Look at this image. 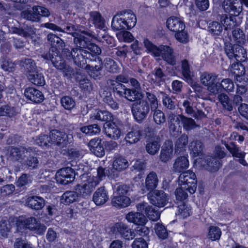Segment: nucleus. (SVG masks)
Instances as JSON below:
<instances>
[{
    "label": "nucleus",
    "instance_id": "1",
    "mask_svg": "<svg viewBox=\"0 0 248 248\" xmlns=\"http://www.w3.org/2000/svg\"><path fill=\"white\" fill-rule=\"evenodd\" d=\"M91 36L85 34H77L74 37V42L78 47L79 52V57L85 58V62H103L100 58L101 54V48L92 42Z\"/></svg>",
    "mask_w": 248,
    "mask_h": 248
},
{
    "label": "nucleus",
    "instance_id": "2",
    "mask_svg": "<svg viewBox=\"0 0 248 248\" xmlns=\"http://www.w3.org/2000/svg\"><path fill=\"white\" fill-rule=\"evenodd\" d=\"M201 82L207 87L208 90L214 94H217L223 91L229 93L233 92L234 85L233 81L230 78L223 79L221 82L217 81V77L212 74H203Z\"/></svg>",
    "mask_w": 248,
    "mask_h": 248
},
{
    "label": "nucleus",
    "instance_id": "3",
    "mask_svg": "<svg viewBox=\"0 0 248 248\" xmlns=\"http://www.w3.org/2000/svg\"><path fill=\"white\" fill-rule=\"evenodd\" d=\"M137 17L133 12L126 10L120 12L112 18L111 27L114 31L123 32L125 30H130L136 25Z\"/></svg>",
    "mask_w": 248,
    "mask_h": 248
},
{
    "label": "nucleus",
    "instance_id": "4",
    "mask_svg": "<svg viewBox=\"0 0 248 248\" xmlns=\"http://www.w3.org/2000/svg\"><path fill=\"white\" fill-rule=\"evenodd\" d=\"M143 44L148 52L155 57H160L165 62H176V56L173 48L168 45L154 44L148 38L144 39Z\"/></svg>",
    "mask_w": 248,
    "mask_h": 248
},
{
    "label": "nucleus",
    "instance_id": "5",
    "mask_svg": "<svg viewBox=\"0 0 248 248\" xmlns=\"http://www.w3.org/2000/svg\"><path fill=\"white\" fill-rule=\"evenodd\" d=\"M47 39L51 47L48 51L42 54L41 57L49 62H59L61 60L60 52L65 46V43L60 37L52 33L48 34Z\"/></svg>",
    "mask_w": 248,
    "mask_h": 248
},
{
    "label": "nucleus",
    "instance_id": "6",
    "mask_svg": "<svg viewBox=\"0 0 248 248\" xmlns=\"http://www.w3.org/2000/svg\"><path fill=\"white\" fill-rule=\"evenodd\" d=\"M125 218L128 222L133 223L137 226L135 229L137 234L149 239L150 230L145 226L147 219L143 212H129L126 214Z\"/></svg>",
    "mask_w": 248,
    "mask_h": 248
},
{
    "label": "nucleus",
    "instance_id": "7",
    "mask_svg": "<svg viewBox=\"0 0 248 248\" xmlns=\"http://www.w3.org/2000/svg\"><path fill=\"white\" fill-rule=\"evenodd\" d=\"M240 44H234L226 45L225 52L231 60L234 59L235 62H247V51Z\"/></svg>",
    "mask_w": 248,
    "mask_h": 248
},
{
    "label": "nucleus",
    "instance_id": "8",
    "mask_svg": "<svg viewBox=\"0 0 248 248\" xmlns=\"http://www.w3.org/2000/svg\"><path fill=\"white\" fill-rule=\"evenodd\" d=\"M90 151L97 157H102L105 154V150H112L113 149V143L105 141L99 138L91 140L88 144Z\"/></svg>",
    "mask_w": 248,
    "mask_h": 248
},
{
    "label": "nucleus",
    "instance_id": "9",
    "mask_svg": "<svg viewBox=\"0 0 248 248\" xmlns=\"http://www.w3.org/2000/svg\"><path fill=\"white\" fill-rule=\"evenodd\" d=\"M98 183L99 181L97 180V177L87 176L85 180L82 179L81 183L76 186V190L79 193L81 197L88 198Z\"/></svg>",
    "mask_w": 248,
    "mask_h": 248
},
{
    "label": "nucleus",
    "instance_id": "10",
    "mask_svg": "<svg viewBox=\"0 0 248 248\" xmlns=\"http://www.w3.org/2000/svg\"><path fill=\"white\" fill-rule=\"evenodd\" d=\"M20 65L26 66L28 69V78L29 81L37 86H43L46 81L43 73L37 69L36 63H19Z\"/></svg>",
    "mask_w": 248,
    "mask_h": 248
},
{
    "label": "nucleus",
    "instance_id": "11",
    "mask_svg": "<svg viewBox=\"0 0 248 248\" xmlns=\"http://www.w3.org/2000/svg\"><path fill=\"white\" fill-rule=\"evenodd\" d=\"M179 185L183 186V187L188 191L190 194L194 193L197 186L195 173L191 170H187L181 173L179 177Z\"/></svg>",
    "mask_w": 248,
    "mask_h": 248
},
{
    "label": "nucleus",
    "instance_id": "12",
    "mask_svg": "<svg viewBox=\"0 0 248 248\" xmlns=\"http://www.w3.org/2000/svg\"><path fill=\"white\" fill-rule=\"evenodd\" d=\"M149 105L141 98L135 101L131 106V112L134 119L138 123H141L147 116L150 111Z\"/></svg>",
    "mask_w": 248,
    "mask_h": 248
},
{
    "label": "nucleus",
    "instance_id": "13",
    "mask_svg": "<svg viewBox=\"0 0 248 248\" xmlns=\"http://www.w3.org/2000/svg\"><path fill=\"white\" fill-rule=\"evenodd\" d=\"M166 26L171 31L175 32V37L180 42H183V38L185 29L184 22L180 18L171 16L168 18L166 21Z\"/></svg>",
    "mask_w": 248,
    "mask_h": 248
},
{
    "label": "nucleus",
    "instance_id": "14",
    "mask_svg": "<svg viewBox=\"0 0 248 248\" xmlns=\"http://www.w3.org/2000/svg\"><path fill=\"white\" fill-rule=\"evenodd\" d=\"M24 16L27 20L34 22H39L42 17H48L50 15L49 10L45 7L34 5L31 10L24 12Z\"/></svg>",
    "mask_w": 248,
    "mask_h": 248
},
{
    "label": "nucleus",
    "instance_id": "15",
    "mask_svg": "<svg viewBox=\"0 0 248 248\" xmlns=\"http://www.w3.org/2000/svg\"><path fill=\"white\" fill-rule=\"evenodd\" d=\"M99 66L95 65V66H91L87 64L86 66L85 69L88 75L93 79L97 80L100 79L103 77L102 69L103 65L110 66V72L112 73L117 72L120 70V68L117 65V63H100Z\"/></svg>",
    "mask_w": 248,
    "mask_h": 248
},
{
    "label": "nucleus",
    "instance_id": "16",
    "mask_svg": "<svg viewBox=\"0 0 248 248\" xmlns=\"http://www.w3.org/2000/svg\"><path fill=\"white\" fill-rule=\"evenodd\" d=\"M51 141L55 143L60 148L66 147L70 144L73 140L72 135L67 134L64 132L57 129H52L50 131Z\"/></svg>",
    "mask_w": 248,
    "mask_h": 248
},
{
    "label": "nucleus",
    "instance_id": "17",
    "mask_svg": "<svg viewBox=\"0 0 248 248\" xmlns=\"http://www.w3.org/2000/svg\"><path fill=\"white\" fill-rule=\"evenodd\" d=\"M55 179L58 184L67 185L75 179V171L71 167L62 168L57 170Z\"/></svg>",
    "mask_w": 248,
    "mask_h": 248
},
{
    "label": "nucleus",
    "instance_id": "18",
    "mask_svg": "<svg viewBox=\"0 0 248 248\" xmlns=\"http://www.w3.org/2000/svg\"><path fill=\"white\" fill-rule=\"evenodd\" d=\"M149 202L155 206L163 207L168 202V195L163 190H155L147 194Z\"/></svg>",
    "mask_w": 248,
    "mask_h": 248
},
{
    "label": "nucleus",
    "instance_id": "19",
    "mask_svg": "<svg viewBox=\"0 0 248 248\" xmlns=\"http://www.w3.org/2000/svg\"><path fill=\"white\" fill-rule=\"evenodd\" d=\"M224 30L223 24L216 21H213L209 24L208 26V31L212 37L217 41L218 40L223 39L227 41L229 40L228 38L227 34L225 35L226 32Z\"/></svg>",
    "mask_w": 248,
    "mask_h": 248
},
{
    "label": "nucleus",
    "instance_id": "20",
    "mask_svg": "<svg viewBox=\"0 0 248 248\" xmlns=\"http://www.w3.org/2000/svg\"><path fill=\"white\" fill-rule=\"evenodd\" d=\"M222 143L224 145L233 157L238 158L237 161L240 164L244 166H248V163L245 159L246 153L244 151H241L235 142L232 141L228 143L226 141L222 140Z\"/></svg>",
    "mask_w": 248,
    "mask_h": 248
},
{
    "label": "nucleus",
    "instance_id": "21",
    "mask_svg": "<svg viewBox=\"0 0 248 248\" xmlns=\"http://www.w3.org/2000/svg\"><path fill=\"white\" fill-rule=\"evenodd\" d=\"M77 78L75 81L78 83L82 97H86L90 94L93 89V84L87 76L84 74H77Z\"/></svg>",
    "mask_w": 248,
    "mask_h": 248
},
{
    "label": "nucleus",
    "instance_id": "22",
    "mask_svg": "<svg viewBox=\"0 0 248 248\" xmlns=\"http://www.w3.org/2000/svg\"><path fill=\"white\" fill-rule=\"evenodd\" d=\"M61 56V61L59 62H66V61H69V62L72 60L73 62H85V58H81L79 57V52L78 48H62V49L60 52Z\"/></svg>",
    "mask_w": 248,
    "mask_h": 248
},
{
    "label": "nucleus",
    "instance_id": "23",
    "mask_svg": "<svg viewBox=\"0 0 248 248\" xmlns=\"http://www.w3.org/2000/svg\"><path fill=\"white\" fill-rule=\"evenodd\" d=\"M242 5L245 4L241 0H224L222 7L226 13L229 15H239L242 11Z\"/></svg>",
    "mask_w": 248,
    "mask_h": 248
},
{
    "label": "nucleus",
    "instance_id": "24",
    "mask_svg": "<svg viewBox=\"0 0 248 248\" xmlns=\"http://www.w3.org/2000/svg\"><path fill=\"white\" fill-rule=\"evenodd\" d=\"M142 127L134 124L129 128V131L126 134L125 140L127 143L135 144L143 138Z\"/></svg>",
    "mask_w": 248,
    "mask_h": 248
},
{
    "label": "nucleus",
    "instance_id": "25",
    "mask_svg": "<svg viewBox=\"0 0 248 248\" xmlns=\"http://www.w3.org/2000/svg\"><path fill=\"white\" fill-rule=\"evenodd\" d=\"M171 65L172 68H174L173 73L177 75L178 73H181L184 77V79L187 82L193 81L191 76V71L189 63H166Z\"/></svg>",
    "mask_w": 248,
    "mask_h": 248
},
{
    "label": "nucleus",
    "instance_id": "26",
    "mask_svg": "<svg viewBox=\"0 0 248 248\" xmlns=\"http://www.w3.org/2000/svg\"><path fill=\"white\" fill-rule=\"evenodd\" d=\"M222 15L220 17V22L223 24L224 30L226 31L228 38L229 40H232L230 31L238 26V23L236 21V17L239 15Z\"/></svg>",
    "mask_w": 248,
    "mask_h": 248
},
{
    "label": "nucleus",
    "instance_id": "27",
    "mask_svg": "<svg viewBox=\"0 0 248 248\" xmlns=\"http://www.w3.org/2000/svg\"><path fill=\"white\" fill-rule=\"evenodd\" d=\"M15 219L16 232L23 233L27 230L31 231L30 226H31L32 221H35V217H31L26 218L25 217L20 216L16 217Z\"/></svg>",
    "mask_w": 248,
    "mask_h": 248
},
{
    "label": "nucleus",
    "instance_id": "28",
    "mask_svg": "<svg viewBox=\"0 0 248 248\" xmlns=\"http://www.w3.org/2000/svg\"><path fill=\"white\" fill-rule=\"evenodd\" d=\"M104 132L107 137L113 139H118L121 135V129L118 124L112 120L108 124H104Z\"/></svg>",
    "mask_w": 248,
    "mask_h": 248
},
{
    "label": "nucleus",
    "instance_id": "29",
    "mask_svg": "<svg viewBox=\"0 0 248 248\" xmlns=\"http://www.w3.org/2000/svg\"><path fill=\"white\" fill-rule=\"evenodd\" d=\"M136 207L138 211L143 212L150 220L156 221L159 217L158 212L147 203H139Z\"/></svg>",
    "mask_w": 248,
    "mask_h": 248
},
{
    "label": "nucleus",
    "instance_id": "30",
    "mask_svg": "<svg viewBox=\"0 0 248 248\" xmlns=\"http://www.w3.org/2000/svg\"><path fill=\"white\" fill-rule=\"evenodd\" d=\"M24 95L26 99L35 104L42 102L45 97L42 92L33 87H28L24 91Z\"/></svg>",
    "mask_w": 248,
    "mask_h": 248
},
{
    "label": "nucleus",
    "instance_id": "31",
    "mask_svg": "<svg viewBox=\"0 0 248 248\" xmlns=\"http://www.w3.org/2000/svg\"><path fill=\"white\" fill-rule=\"evenodd\" d=\"M111 231L114 233H118L125 240L132 239L133 234L127 225L122 222L115 223L111 228Z\"/></svg>",
    "mask_w": 248,
    "mask_h": 248
},
{
    "label": "nucleus",
    "instance_id": "32",
    "mask_svg": "<svg viewBox=\"0 0 248 248\" xmlns=\"http://www.w3.org/2000/svg\"><path fill=\"white\" fill-rule=\"evenodd\" d=\"M108 199V192L105 186L98 188L93 196V201L97 206L105 204Z\"/></svg>",
    "mask_w": 248,
    "mask_h": 248
},
{
    "label": "nucleus",
    "instance_id": "33",
    "mask_svg": "<svg viewBox=\"0 0 248 248\" xmlns=\"http://www.w3.org/2000/svg\"><path fill=\"white\" fill-rule=\"evenodd\" d=\"M128 166V162L124 157L120 155H115L111 171L117 174L116 171L120 172L124 170L127 168Z\"/></svg>",
    "mask_w": 248,
    "mask_h": 248
},
{
    "label": "nucleus",
    "instance_id": "34",
    "mask_svg": "<svg viewBox=\"0 0 248 248\" xmlns=\"http://www.w3.org/2000/svg\"><path fill=\"white\" fill-rule=\"evenodd\" d=\"M188 156H180L177 157L173 164V170L175 172L184 173L189 167Z\"/></svg>",
    "mask_w": 248,
    "mask_h": 248
},
{
    "label": "nucleus",
    "instance_id": "35",
    "mask_svg": "<svg viewBox=\"0 0 248 248\" xmlns=\"http://www.w3.org/2000/svg\"><path fill=\"white\" fill-rule=\"evenodd\" d=\"M173 151V146L171 141H166L162 147L159 158L161 161L167 163L171 159Z\"/></svg>",
    "mask_w": 248,
    "mask_h": 248
},
{
    "label": "nucleus",
    "instance_id": "36",
    "mask_svg": "<svg viewBox=\"0 0 248 248\" xmlns=\"http://www.w3.org/2000/svg\"><path fill=\"white\" fill-rule=\"evenodd\" d=\"M53 66L56 67L58 65V63H51ZM60 67V70L62 72L63 75L68 79H76L77 74H80L79 71H75L71 66L67 64V63H59Z\"/></svg>",
    "mask_w": 248,
    "mask_h": 248
},
{
    "label": "nucleus",
    "instance_id": "37",
    "mask_svg": "<svg viewBox=\"0 0 248 248\" xmlns=\"http://www.w3.org/2000/svg\"><path fill=\"white\" fill-rule=\"evenodd\" d=\"M232 72L234 80L236 82H241L244 80V75L246 73L245 65L242 63H232Z\"/></svg>",
    "mask_w": 248,
    "mask_h": 248
},
{
    "label": "nucleus",
    "instance_id": "38",
    "mask_svg": "<svg viewBox=\"0 0 248 248\" xmlns=\"http://www.w3.org/2000/svg\"><path fill=\"white\" fill-rule=\"evenodd\" d=\"M111 203L113 206L123 208L128 207L131 203L130 199L127 196L116 195L113 193Z\"/></svg>",
    "mask_w": 248,
    "mask_h": 248
},
{
    "label": "nucleus",
    "instance_id": "39",
    "mask_svg": "<svg viewBox=\"0 0 248 248\" xmlns=\"http://www.w3.org/2000/svg\"><path fill=\"white\" fill-rule=\"evenodd\" d=\"M45 200L43 198L32 196L27 198L26 203L29 207L34 210H41L45 205Z\"/></svg>",
    "mask_w": 248,
    "mask_h": 248
},
{
    "label": "nucleus",
    "instance_id": "40",
    "mask_svg": "<svg viewBox=\"0 0 248 248\" xmlns=\"http://www.w3.org/2000/svg\"><path fill=\"white\" fill-rule=\"evenodd\" d=\"M81 196L77 191H66L61 198V202L65 205H70L78 201Z\"/></svg>",
    "mask_w": 248,
    "mask_h": 248
},
{
    "label": "nucleus",
    "instance_id": "41",
    "mask_svg": "<svg viewBox=\"0 0 248 248\" xmlns=\"http://www.w3.org/2000/svg\"><path fill=\"white\" fill-rule=\"evenodd\" d=\"M158 183V179L156 173L152 171L146 176L145 182V188L147 191L150 192L154 191Z\"/></svg>",
    "mask_w": 248,
    "mask_h": 248
},
{
    "label": "nucleus",
    "instance_id": "42",
    "mask_svg": "<svg viewBox=\"0 0 248 248\" xmlns=\"http://www.w3.org/2000/svg\"><path fill=\"white\" fill-rule=\"evenodd\" d=\"M90 23H92L95 29L103 30L105 28V20L99 12H90Z\"/></svg>",
    "mask_w": 248,
    "mask_h": 248
},
{
    "label": "nucleus",
    "instance_id": "43",
    "mask_svg": "<svg viewBox=\"0 0 248 248\" xmlns=\"http://www.w3.org/2000/svg\"><path fill=\"white\" fill-rule=\"evenodd\" d=\"M93 119L105 122L104 124L109 123L114 120V116L110 112L106 110L97 109L93 115Z\"/></svg>",
    "mask_w": 248,
    "mask_h": 248
},
{
    "label": "nucleus",
    "instance_id": "44",
    "mask_svg": "<svg viewBox=\"0 0 248 248\" xmlns=\"http://www.w3.org/2000/svg\"><path fill=\"white\" fill-rule=\"evenodd\" d=\"M93 119L105 122L104 124L109 123L114 120V116L110 112L106 110L97 109L93 115Z\"/></svg>",
    "mask_w": 248,
    "mask_h": 248
},
{
    "label": "nucleus",
    "instance_id": "45",
    "mask_svg": "<svg viewBox=\"0 0 248 248\" xmlns=\"http://www.w3.org/2000/svg\"><path fill=\"white\" fill-rule=\"evenodd\" d=\"M145 96L141 99L143 101H146L148 105H149L151 111L156 109L158 107V100L155 93L150 92H146Z\"/></svg>",
    "mask_w": 248,
    "mask_h": 248
},
{
    "label": "nucleus",
    "instance_id": "46",
    "mask_svg": "<svg viewBox=\"0 0 248 248\" xmlns=\"http://www.w3.org/2000/svg\"><path fill=\"white\" fill-rule=\"evenodd\" d=\"M110 87L112 89L115 98L117 99H122L125 95L127 88L123 84L110 82Z\"/></svg>",
    "mask_w": 248,
    "mask_h": 248
},
{
    "label": "nucleus",
    "instance_id": "47",
    "mask_svg": "<svg viewBox=\"0 0 248 248\" xmlns=\"http://www.w3.org/2000/svg\"><path fill=\"white\" fill-rule=\"evenodd\" d=\"M205 162L207 169L211 171H217L222 166L221 161L212 155L207 157Z\"/></svg>",
    "mask_w": 248,
    "mask_h": 248
},
{
    "label": "nucleus",
    "instance_id": "48",
    "mask_svg": "<svg viewBox=\"0 0 248 248\" xmlns=\"http://www.w3.org/2000/svg\"><path fill=\"white\" fill-rule=\"evenodd\" d=\"M232 38L234 44L244 45L246 42L245 35L243 31L237 27L232 30Z\"/></svg>",
    "mask_w": 248,
    "mask_h": 248
},
{
    "label": "nucleus",
    "instance_id": "49",
    "mask_svg": "<svg viewBox=\"0 0 248 248\" xmlns=\"http://www.w3.org/2000/svg\"><path fill=\"white\" fill-rule=\"evenodd\" d=\"M9 157L12 160L18 161L22 159L23 153L21 149L17 147L9 146L7 149Z\"/></svg>",
    "mask_w": 248,
    "mask_h": 248
},
{
    "label": "nucleus",
    "instance_id": "50",
    "mask_svg": "<svg viewBox=\"0 0 248 248\" xmlns=\"http://www.w3.org/2000/svg\"><path fill=\"white\" fill-rule=\"evenodd\" d=\"M181 122L184 129L186 131H190L198 126L195 120L191 118L186 117L183 115H180Z\"/></svg>",
    "mask_w": 248,
    "mask_h": 248
},
{
    "label": "nucleus",
    "instance_id": "51",
    "mask_svg": "<svg viewBox=\"0 0 248 248\" xmlns=\"http://www.w3.org/2000/svg\"><path fill=\"white\" fill-rule=\"evenodd\" d=\"M80 131L86 135L93 136L100 133L101 127L98 124H93L81 127Z\"/></svg>",
    "mask_w": 248,
    "mask_h": 248
},
{
    "label": "nucleus",
    "instance_id": "52",
    "mask_svg": "<svg viewBox=\"0 0 248 248\" xmlns=\"http://www.w3.org/2000/svg\"><path fill=\"white\" fill-rule=\"evenodd\" d=\"M17 112L15 107L9 105H2L0 107V116H7L12 118L16 115Z\"/></svg>",
    "mask_w": 248,
    "mask_h": 248
},
{
    "label": "nucleus",
    "instance_id": "53",
    "mask_svg": "<svg viewBox=\"0 0 248 248\" xmlns=\"http://www.w3.org/2000/svg\"><path fill=\"white\" fill-rule=\"evenodd\" d=\"M188 142V136L186 134L182 135L175 143V152L180 153L186 150V148Z\"/></svg>",
    "mask_w": 248,
    "mask_h": 248
},
{
    "label": "nucleus",
    "instance_id": "54",
    "mask_svg": "<svg viewBox=\"0 0 248 248\" xmlns=\"http://www.w3.org/2000/svg\"><path fill=\"white\" fill-rule=\"evenodd\" d=\"M97 176L99 181L102 180L106 177V176L111 179H115L117 176L118 174H115L114 172L111 171V168L106 170L102 167H99L97 170Z\"/></svg>",
    "mask_w": 248,
    "mask_h": 248
},
{
    "label": "nucleus",
    "instance_id": "55",
    "mask_svg": "<svg viewBox=\"0 0 248 248\" xmlns=\"http://www.w3.org/2000/svg\"><path fill=\"white\" fill-rule=\"evenodd\" d=\"M222 232L217 226L211 225L209 227L208 232V238L212 241H216L220 239Z\"/></svg>",
    "mask_w": 248,
    "mask_h": 248
},
{
    "label": "nucleus",
    "instance_id": "56",
    "mask_svg": "<svg viewBox=\"0 0 248 248\" xmlns=\"http://www.w3.org/2000/svg\"><path fill=\"white\" fill-rule=\"evenodd\" d=\"M141 97L142 94L140 91L127 88L125 92V95L124 96L123 98H125L129 101L135 102L140 99Z\"/></svg>",
    "mask_w": 248,
    "mask_h": 248
},
{
    "label": "nucleus",
    "instance_id": "57",
    "mask_svg": "<svg viewBox=\"0 0 248 248\" xmlns=\"http://www.w3.org/2000/svg\"><path fill=\"white\" fill-rule=\"evenodd\" d=\"M78 20V22L79 23V26L84 29V30L81 31V33L88 35L89 36H92L93 32L89 30L92 26L90 23V19L87 20L84 16H81L79 17Z\"/></svg>",
    "mask_w": 248,
    "mask_h": 248
},
{
    "label": "nucleus",
    "instance_id": "58",
    "mask_svg": "<svg viewBox=\"0 0 248 248\" xmlns=\"http://www.w3.org/2000/svg\"><path fill=\"white\" fill-rule=\"evenodd\" d=\"M178 204L179 215L183 218H186L192 215V208L186 202L179 203Z\"/></svg>",
    "mask_w": 248,
    "mask_h": 248
},
{
    "label": "nucleus",
    "instance_id": "59",
    "mask_svg": "<svg viewBox=\"0 0 248 248\" xmlns=\"http://www.w3.org/2000/svg\"><path fill=\"white\" fill-rule=\"evenodd\" d=\"M160 143L155 140L150 139L146 144V150L150 155H155L159 150Z\"/></svg>",
    "mask_w": 248,
    "mask_h": 248
},
{
    "label": "nucleus",
    "instance_id": "60",
    "mask_svg": "<svg viewBox=\"0 0 248 248\" xmlns=\"http://www.w3.org/2000/svg\"><path fill=\"white\" fill-rule=\"evenodd\" d=\"M61 103L62 107L68 110H71L76 106L75 100L69 95L62 96L61 99Z\"/></svg>",
    "mask_w": 248,
    "mask_h": 248
},
{
    "label": "nucleus",
    "instance_id": "61",
    "mask_svg": "<svg viewBox=\"0 0 248 248\" xmlns=\"http://www.w3.org/2000/svg\"><path fill=\"white\" fill-rule=\"evenodd\" d=\"M218 98L225 109L228 111L232 110V100L230 99L228 95L224 93H220L218 96Z\"/></svg>",
    "mask_w": 248,
    "mask_h": 248
},
{
    "label": "nucleus",
    "instance_id": "62",
    "mask_svg": "<svg viewBox=\"0 0 248 248\" xmlns=\"http://www.w3.org/2000/svg\"><path fill=\"white\" fill-rule=\"evenodd\" d=\"M11 228L12 226L8 220L3 218L0 220V234L1 236L7 237Z\"/></svg>",
    "mask_w": 248,
    "mask_h": 248
},
{
    "label": "nucleus",
    "instance_id": "63",
    "mask_svg": "<svg viewBox=\"0 0 248 248\" xmlns=\"http://www.w3.org/2000/svg\"><path fill=\"white\" fill-rule=\"evenodd\" d=\"M188 192L185 188L183 187V186H181L180 187L176 189L175 195L178 203L186 202V200L188 198Z\"/></svg>",
    "mask_w": 248,
    "mask_h": 248
},
{
    "label": "nucleus",
    "instance_id": "64",
    "mask_svg": "<svg viewBox=\"0 0 248 248\" xmlns=\"http://www.w3.org/2000/svg\"><path fill=\"white\" fill-rule=\"evenodd\" d=\"M120 100L116 98L115 100L113 99L111 93L108 92H107L106 95L103 98V101L113 109H117L119 108L118 102Z\"/></svg>",
    "mask_w": 248,
    "mask_h": 248
}]
</instances>
